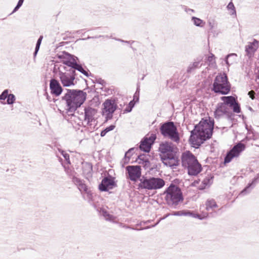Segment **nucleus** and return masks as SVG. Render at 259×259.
<instances>
[{"mask_svg":"<svg viewBox=\"0 0 259 259\" xmlns=\"http://www.w3.org/2000/svg\"><path fill=\"white\" fill-rule=\"evenodd\" d=\"M214 126L213 120L200 121L195 125L194 130L191 132L189 138L190 142L194 147H199L204 141L211 138Z\"/></svg>","mask_w":259,"mask_h":259,"instance_id":"obj_1","label":"nucleus"},{"mask_svg":"<svg viewBox=\"0 0 259 259\" xmlns=\"http://www.w3.org/2000/svg\"><path fill=\"white\" fill-rule=\"evenodd\" d=\"M66 91L62 100L66 101L67 113L71 115L84 103L87 94L79 90L67 89Z\"/></svg>","mask_w":259,"mask_h":259,"instance_id":"obj_2","label":"nucleus"},{"mask_svg":"<svg viewBox=\"0 0 259 259\" xmlns=\"http://www.w3.org/2000/svg\"><path fill=\"white\" fill-rule=\"evenodd\" d=\"M177 148L171 142H165L160 144L159 151L161 153V160L164 165L176 168L180 164V160L177 154Z\"/></svg>","mask_w":259,"mask_h":259,"instance_id":"obj_3","label":"nucleus"},{"mask_svg":"<svg viewBox=\"0 0 259 259\" xmlns=\"http://www.w3.org/2000/svg\"><path fill=\"white\" fill-rule=\"evenodd\" d=\"M221 100L224 101V103H219L217 108L214 112V115L215 118L219 119L224 114H228V108L226 105H229L232 108L234 112L239 113L241 112L240 106L237 102L236 98L232 96H223L221 97Z\"/></svg>","mask_w":259,"mask_h":259,"instance_id":"obj_4","label":"nucleus"},{"mask_svg":"<svg viewBox=\"0 0 259 259\" xmlns=\"http://www.w3.org/2000/svg\"><path fill=\"white\" fill-rule=\"evenodd\" d=\"M164 199L169 207L176 208L179 204L184 200L181 189L176 185L171 184L163 193Z\"/></svg>","mask_w":259,"mask_h":259,"instance_id":"obj_5","label":"nucleus"},{"mask_svg":"<svg viewBox=\"0 0 259 259\" xmlns=\"http://www.w3.org/2000/svg\"><path fill=\"white\" fill-rule=\"evenodd\" d=\"M182 166L187 169L190 176H197L202 170V166L196 157L190 151L183 153L181 157Z\"/></svg>","mask_w":259,"mask_h":259,"instance_id":"obj_6","label":"nucleus"},{"mask_svg":"<svg viewBox=\"0 0 259 259\" xmlns=\"http://www.w3.org/2000/svg\"><path fill=\"white\" fill-rule=\"evenodd\" d=\"M140 183L138 185V189L154 190L162 188L165 185V181L161 178L150 177H143L139 180Z\"/></svg>","mask_w":259,"mask_h":259,"instance_id":"obj_7","label":"nucleus"},{"mask_svg":"<svg viewBox=\"0 0 259 259\" xmlns=\"http://www.w3.org/2000/svg\"><path fill=\"white\" fill-rule=\"evenodd\" d=\"M212 91L216 94L227 95L231 90V84L226 73L219 74L214 78Z\"/></svg>","mask_w":259,"mask_h":259,"instance_id":"obj_8","label":"nucleus"},{"mask_svg":"<svg viewBox=\"0 0 259 259\" xmlns=\"http://www.w3.org/2000/svg\"><path fill=\"white\" fill-rule=\"evenodd\" d=\"M161 134L172 141L178 143L180 141V135L177 127L173 121H167L161 123L159 128Z\"/></svg>","mask_w":259,"mask_h":259,"instance_id":"obj_9","label":"nucleus"},{"mask_svg":"<svg viewBox=\"0 0 259 259\" xmlns=\"http://www.w3.org/2000/svg\"><path fill=\"white\" fill-rule=\"evenodd\" d=\"M60 58L63 59V64L67 65L69 68L73 69V71L77 70L85 76H89L88 71H86L81 64L77 63V60H78V58L76 57L67 52H64L62 55L60 56Z\"/></svg>","mask_w":259,"mask_h":259,"instance_id":"obj_10","label":"nucleus"},{"mask_svg":"<svg viewBox=\"0 0 259 259\" xmlns=\"http://www.w3.org/2000/svg\"><path fill=\"white\" fill-rule=\"evenodd\" d=\"M63 68L66 71L63 72L60 70L58 73L61 83L63 87L74 86L76 83L75 81L76 75L75 71H73V69L69 68L68 66Z\"/></svg>","mask_w":259,"mask_h":259,"instance_id":"obj_11","label":"nucleus"},{"mask_svg":"<svg viewBox=\"0 0 259 259\" xmlns=\"http://www.w3.org/2000/svg\"><path fill=\"white\" fill-rule=\"evenodd\" d=\"M245 148V145L244 144L240 142L237 143L227 152L224 158V163H228L230 162L234 157H238Z\"/></svg>","mask_w":259,"mask_h":259,"instance_id":"obj_12","label":"nucleus"},{"mask_svg":"<svg viewBox=\"0 0 259 259\" xmlns=\"http://www.w3.org/2000/svg\"><path fill=\"white\" fill-rule=\"evenodd\" d=\"M103 105L104 107L103 114L106 116L107 120L111 119L113 117V113L117 107L114 100L111 99L106 100Z\"/></svg>","mask_w":259,"mask_h":259,"instance_id":"obj_13","label":"nucleus"},{"mask_svg":"<svg viewBox=\"0 0 259 259\" xmlns=\"http://www.w3.org/2000/svg\"><path fill=\"white\" fill-rule=\"evenodd\" d=\"M73 183L77 186L78 189L81 193L84 192L87 194V197L88 201L90 202L93 198V194L91 191L89 189L88 186L84 184V182L76 177L72 178Z\"/></svg>","mask_w":259,"mask_h":259,"instance_id":"obj_14","label":"nucleus"},{"mask_svg":"<svg viewBox=\"0 0 259 259\" xmlns=\"http://www.w3.org/2000/svg\"><path fill=\"white\" fill-rule=\"evenodd\" d=\"M155 134H152L149 137H145L141 141L139 148L141 150L148 153L151 149V146L156 140Z\"/></svg>","mask_w":259,"mask_h":259,"instance_id":"obj_15","label":"nucleus"},{"mask_svg":"<svg viewBox=\"0 0 259 259\" xmlns=\"http://www.w3.org/2000/svg\"><path fill=\"white\" fill-rule=\"evenodd\" d=\"M116 184L114 180V178L110 176L105 177L99 186V189L101 191L106 192L109 189H112L116 186Z\"/></svg>","mask_w":259,"mask_h":259,"instance_id":"obj_16","label":"nucleus"},{"mask_svg":"<svg viewBox=\"0 0 259 259\" xmlns=\"http://www.w3.org/2000/svg\"><path fill=\"white\" fill-rule=\"evenodd\" d=\"M84 122H85L88 125H91V122L95 120L97 110L88 106L84 108Z\"/></svg>","mask_w":259,"mask_h":259,"instance_id":"obj_17","label":"nucleus"},{"mask_svg":"<svg viewBox=\"0 0 259 259\" xmlns=\"http://www.w3.org/2000/svg\"><path fill=\"white\" fill-rule=\"evenodd\" d=\"M128 177L132 181H136L141 176V169L140 166L132 165L126 167Z\"/></svg>","mask_w":259,"mask_h":259,"instance_id":"obj_18","label":"nucleus"},{"mask_svg":"<svg viewBox=\"0 0 259 259\" xmlns=\"http://www.w3.org/2000/svg\"><path fill=\"white\" fill-rule=\"evenodd\" d=\"M50 88L51 93L56 96H60L63 91V89L59 81L54 78L50 80Z\"/></svg>","mask_w":259,"mask_h":259,"instance_id":"obj_19","label":"nucleus"},{"mask_svg":"<svg viewBox=\"0 0 259 259\" xmlns=\"http://www.w3.org/2000/svg\"><path fill=\"white\" fill-rule=\"evenodd\" d=\"M258 48V41L254 39L253 41L246 46L245 51L247 55L251 57Z\"/></svg>","mask_w":259,"mask_h":259,"instance_id":"obj_20","label":"nucleus"},{"mask_svg":"<svg viewBox=\"0 0 259 259\" xmlns=\"http://www.w3.org/2000/svg\"><path fill=\"white\" fill-rule=\"evenodd\" d=\"M259 180V173L256 175L255 177L252 180V182L249 183L247 186L240 192L239 195H244L249 193L250 190L255 187L258 183Z\"/></svg>","mask_w":259,"mask_h":259,"instance_id":"obj_21","label":"nucleus"},{"mask_svg":"<svg viewBox=\"0 0 259 259\" xmlns=\"http://www.w3.org/2000/svg\"><path fill=\"white\" fill-rule=\"evenodd\" d=\"M202 59L197 58L193 62L190 63L187 69V72L188 73H191L193 72L196 69L200 68L202 64L201 63Z\"/></svg>","mask_w":259,"mask_h":259,"instance_id":"obj_22","label":"nucleus"},{"mask_svg":"<svg viewBox=\"0 0 259 259\" xmlns=\"http://www.w3.org/2000/svg\"><path fill=\"white\" fill-rule=\"evenodd\" d=\"M213 177L210 175H208L202 181L201 185L199 186V189L203 190L206 187H209L212 183V180Z\"/></svg>","mask_w":259,"mask_h":259,"instance_id":"obj_23","label":"nucleus"},{"mask_svg":"<svg viewBox=\"0 0 259 259\" xmlns=\"http://www.w3.org/2000/svg\"><path fill=\"white\" fill-rule=\"evenodd\" d=\"M206 209L207 211L213 210V208L218 207L214 199L207 200L205 203Z\"/></svg>","mask_w":259,"mask_h":259,"instance_id":"obj_24","label":"nucleus"},{"mask_svg":"<svg viewBox=\"0 0 259 259\" xmlns=\"http://www.w3.org/2000/svg\"><path fill=\"white\" fill-rule=\"evenodd\" d=\"M237 57V54L235 53L230 54L226 57L225 62L228 66H230V64L235 61Z\"/></svg>","mask_w":259,"mask_h":259,"instance_id":"obj_25","label":"nucleus"},{"mask_svg":"<svg viewBox=\"0 0 259 259\" xmlns=\"http://www.w3.org/2000/svg\"><path fill=\"white\" fill-rule=\"evenodd\" d=\"M192 21H193L194 24L196 26L203 27L205 24V22H204L200 18H197L196 17H192Z\"/></svg>","mask_w":259,"mask_h":259,"instance_id":"obj_26","label":"nucleus"},{"mask_svg":"<svg viewBox=\"0 0 259 259\" xmlns=\"http://www.w3.org/2000/svg\"><path fill=\"white\" fill-rule=\"evenodd\" d=\"M115 127L114 125H110V126L106 127L104 130L102 131L100 134L101 137H104L106 135V134L111 131L113 130Z\"/></svg>","mask_w":259,"mask_h":259,"instance_id":"obj_27","label":"nucleus"},{"mask_svg":"<svg viewBox=\"0 0 259 259\" xmlns=\"http://www.w3.org/2000/svg\"><path fill=\"white\" fill-rule=\"evenodd\" d=\"M16 100V97L14 94H9L7 100V103L8 104L11 105L13 104Z\"/></svg>","mask_w":259,"mask_h":259,"instance_id":"obj_28","label":"nucleus"},{"mask_svg":"<svg viewBox=\"0 0 259 259\" xmlns=\"http://www.w3.org/2000/svg\"><path fill=\"white\" fill-rule=\"evenodd\" d=\"M174 215H178V216H181V215H192V213L190 211H175L172 214Z\"/></svg>","mask_w":259,"mask_h":259,"instance_id":"obj_29","label":"nucleus"},{"mask_svg":"<svg viewBox=\"0 0 259 259\" xmlns=\"http://www.w3.org/2000/svg\"><path fill=\"white\" fill-rule=\"evenodd\" d=\"M58 150H59V152L64 157V159L67 162V163L70 164V160H69V155L63 150L59 149Z\"/></svg>","mask_w":259,"mask_h":259,"instance_id":"obj_30","label":"nucleus"},{"mask_svg":"<svg viewBox=\"0 0 259 259\" xmlns=\"http://www.w3.org/2000/svg\"><path fill=\"white\" fill-rule=\"evenodd\" d=\"M148 159L146 158L145 155H140L138 156V157L137 159V161H138V163L140 164H143L144 161H146Z\"/></svg>","mask_w":259,"mask_h":259,"instance_id":"obj_31","label":"nucleus"},{"mask_svg":"<svg viewBox=\"0 0 259 259\" xmlns=\"http://www.w3.org/2000/svg\"><path fill=\"white\" fill-rule=\"evenodd\" d=\"M9 94V90L8 89L5 90L0 95V101L5 100L7 99Z\"/></svg>","mask_w":259,"mask_h":259,"instance_id":"obj_32","label":"nucleus"},{"mask_svg":"<svg viewBox=\"0 0 259 259\" xmlns=\"http://www.w3.org/2000/svg\"><path fill=\"white\" fill-rule=\"evenodd\" d=\"M134 106H135V102H134V100L131 101L129 103L128 107L125 109L124 111L126 112H130L132 111L133 108L134 107Z\"/></svg>","mask_w":259,"mask_h":259,"instance_id":"obj_33","label":"nucleus"},{"mask_svg":"<svg viewBox=\"0 0 259 259\" xmlns=\"http://www.w3.org/2000/svg\"><path fill=\"white\" fill-rule=\"evenodd\" d=\"M103 215L105 218L108 221H113L114 220V217L110 214H109L107 211H103Z\"/></svg>","mask_w":259,"mask_h":259,"instance_id":"obj_34","label":"nucleus"},{"mask_svg":"<svg viewBox=\"0 0 259 259\" xmlns=\"http://www.w3.org/2000/svg\"><path fill=\"white\" fill-rule=\"evenodd\" d=\"M134 150V148L130 149L125 154L124 159L125 160L128 161L130 158V153H132V151Z\"/></svg>","mask_w":259,"mask_h":259,"instance_id":"obj_35","label":"nucleus"},{"mask_svg":"<svg viewBox=\"0 0 259 259\" xmlns=\"http://www.w3.org/2000/svg\"><path fill=\"white\" fill-rule=\"evenodd\" d=\"M139 93H140V87L139 85H138V87H137V91L134 96V99L133 100L134 101L135 100H136V101H139Z\"/></svg>","mask_w":259,"mask_h":259,"instance_id":"obj_36","label":"nucleus"},{"mask_svg":"<svg viewBox=\"0 0 259 259\" xmlns=\"http://www.w3.org/2000/svg\"><path fill=\"white\" fill-rule=\"evenodd\" d=\"M23 3V1L19 0V1L18 2L16 6L14 9L12 14L14 13V12H16L21 7V6L22 5Z\"/></svg>","mask_w":259,"mask_h":259,"instance_id":"obj_37","label":"nucleus"},{"mask_svg":"<svg viewBox=\"0 0 259 259\" xmlns=\"http://www.w3.org/2000/svg\"><path fill=\"white\" fill-rule=\"evenodd\" d=\"M227 8L229 9H231L233 11V12H232V14L235 13V7L233 5V4L232 3V2H230L229 3L228 6H227Z\"/></svg>","mask_w":259,"mask_h":259,"instance_id":"obj_38","label":"nucleus"},{"mask_svg":"<svg viewBox=\"0 0 259 259\" xmlns=\"http://www.w3.org/2000/svg\"><path fill=\"white\" fill-rule=\"evenodd\" d=\"M144 162H144L142 164L143 165V166L145 167V169L149 168L150 165V162L149 160L148 159L146 161H144Z\"/></svg>","mask_w":259,"mask_h":259,"instance_id":"obj_39","label":"nucleus"},{"mask_svg":"<svg viewBox=\"0 0 259 259\" xmlns=\"http://www.w3.org/2000/svg\"><path fill=\"white\" fill-rule=\"evenodd\" d=\"M214 58V55H213L212 54H211V55L207 57V61L209 62L210 63H212Z\"/></svg>","mask_w":259,"mask_h":259,"instance_id":"obj_40","label":"nucleus"},{"mask_svg":"<svg viewBox=\"0 0 259 259\" xmlns=\"http://www.w3.org/2000/svg\"><path fill=\"white\" fill-rule=\"evenodd\" d=\"M169 214H166L164 217H163V218H161L160 219V220L155 224H154V225H152L151 226V227H147L146 228H145V229H148V228H150V227H154L155 226H156L157 225H158L159 224V223L160 222V221L162 220V219H165L166 217H167Z\"/></svg>","mask_w":259,"mask_h":259,"instance_id":"obj_41","label":"nucleus"},{"mask_svg":"<svg viewBox=\"0 0 259 259\" xmlns=\"http://www.w3.org/2000/svg\"><path fill=\"white\" fill-rule=\"evenodd\" d=\"M96 82L98 83H99L102 85H104L106 83V82L105 81V80L101 78H99V79H96Z\"/></svg>","mask_w":259,"mask_h":259,"instance_id":"obj_42","label":"nucleus"},{"mask_svg":"<svg viewBox=\"0 0 259 259\" xmlns=\"http://www.w3.org/2000/svg\"><path fill=\"white\" fill-rule=\"evenodd\" d=\"M248 95L249 97L252 99H254L255 98V92L253 91H250L248 92Z\"/></svg>","mask_w":259,"mask_h":259,"instance_id":"obj_43","label":"nucleus"},{"mask_svg":"<svg viewBox=\"0 0 259 259\" xmlns=\"http://www.w3.org/2000/svg\"><path fill=\"white\" fill-rule=\"evenodd\" d=\"M39 46H35V51H34V52L33 53V55L34 56H35L39 49Z\"/></svg>","mask_w":259,"mask_h":259,"instance_id":"obj_44","label":"nucleus"},{"mask_svg":"<svg viewBox=\"0 0 259 259\" xmlns=\"http://www.w3.org/2000/svg\"><path fill=\"white\" fill-rule=\"evenodd\" d=\"M39 46H35V51H34V52L33 53V55L34 56H35L39 49Z\"/></svg>","mask_w":259,"mask_h":259,"instance_id":"obj_45","label":"nucleus"},{"mask_svg":"<svg viewBox=\"0 0 259 259\" xmlns=\"http://www.w3.org/2000/svg\"><path fill=\"white\" fill-rule=\"evenodd\" d=\"M42 38H43V36L42 35L40 36L39 38L38 39V40L37 41V42L41 44Z\"/></svg>","mask_w":259,"mask_h":259,"instance_id":"obj_46","label":"nucleus"},{"mask_svg":"<svg viewBox=\"0 0 259 259\" xmlns=\"http://www.w3.org/2000/svg\"><path fill=\"white\" fill-rule=\"evenodd\" d=\"M188 11L193 12H194V10H192V9H188Z\"/></svg>","mask_w":259,"mask_h":259,"instance_id":"obj_47","label":"nucleus"},{"mask_svg":"<svg viewBox=\"0 0 259 259\" xmlns=\"http://www.w3.org/2000/svg\"><path fill=\"white\" fill-rule=\"evenodd\" d=\"M209 25H210V27H211V28H212L213 25H211V23L210 22H209Z\"/></svg>","mask_w":259,"mask_h":259,"instance_id":"obj_48","label":"nucleus"},{"mask_svg":"<svg viewBox=\"0 0 259 259\" xmlns=\"http://www.w3.org/2000/svg\"><path fill=\"white\" fill-rule=\"evenodd\" d=\"M36 46H39V47H40V44H39V43H38V42H36Z\"/></svg>","mask_w":259,"mask_h":259,"instance_id":"obj_49","label":"nucleus"},{"mask_svg":"<svg viewBox=\"0 0 259 259\" xmlns=\"http://www.w3.org/2000/svg\"><path fill=\"white\" fill-rule=\"evenodd\" d=\"M123 227L125 228H130V227L125 226V225L123 226Z\"/></svg>","mask_w":259,"mask_h":259,"instance_id":"obj_50","label":"nucleus"},{"mask_svg":"<svg viewBox=\"0 0 259 259\" xmlns=\"http://www.w3.org/2000/svg\"><path fill=\"white\" fill-rule=\"evenodd\" d=\"M119 40L122 41V42H127V43L128 42V41H124V40H121V39H119Z\"/></svg>","mask_w":259,"mask_h":259,"instance_id":"obj_51","label":"nucleus"},{"mask_svg":"<svg viewBox=\"0 0 259 259\" xmlns=\"http://www.w3.org/2000/svg\"><path fill=\"white\" fill-rule=\"evenodd\" d=\"M249 109L250 111H252V110H252V108H251V107H249Z\"/></svg>","mask_w":259,"mask_h":259,"instance_id":"obj_52","label":"nucleus"},{"mask_svg":"<svg viewBox=\"0 0 259 259\" xmlns=\"http://www.w3.org/2000/svg\"><path fill=\"white\" fill-rule=\"evenodd\" d=\"M144 76H143V77H142L141 79H142V80H143V79H144Z\"/></svg>","mask_w":259,"mask_h":259,"instance_id":"obj_53","label":"nucleus"},{"mask_svg":"<svg viewBox=\"0 0 259 259\" xmlns=\"http://www.w3.org/2000/svg\"><path fill=\"white\" fill-rule=\"evenodd\" d=\"M1 103H2V104H5V102H2V101L1 102Z\"/></svg>","mask_w":259,"mask_h":259,"instance_id":"obj_54","label":"nucleus"}]
</instances>
